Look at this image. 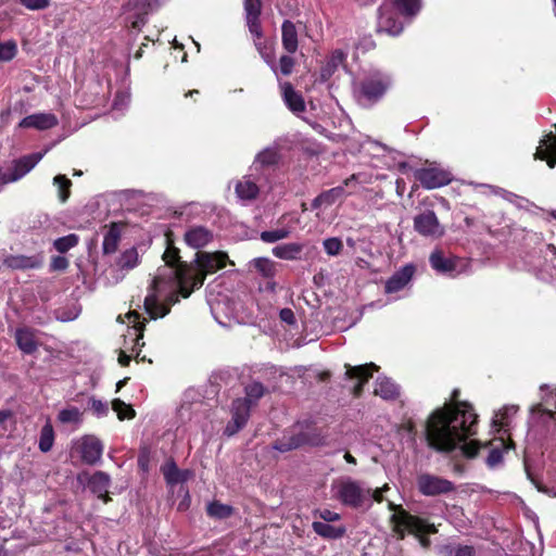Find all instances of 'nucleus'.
<instances>
[{"instance_id":"43","label":"nucleus","mask_w":556,"mask_h":556,"mask_svg":"<svg viewBox=\"0 0 556 556\" xmlns=\"http://www.w3.org/2000/svg\"><path fill=\"white\" fill-rule=\"evenodd\" d=\"M346 59V53L340 49L334 50L325 67V72L331 75L340 65H343Z\"/></svg>"},{"instance_id":"23","label":"nucleus","mask_w":556,"mask_h":556,"mask_svg":"<svg viewBox=\"0 0 556 556\" xmlns=\"http://www.w3.org/2000/svg\"><path fill=\"white\" fill-rule=\"evenodd\" d=\"M534 157L546 161L549 167L556 165V137L553 134L545 136L540 141Z\"/></svg>"},{"instance_id":"4","label":"nucleus","mask_w":556,"mask_h":556,"mask_svg":"<svg viewBox=\"0 0 556 556\" xmlns=\"http://www.w3.org/2000/svg\"><path fill=\"white\" fill-rule=\"evenodd\" d=\"M389 508L394 511L390 517V521L393 523V531L400 540L405 538V530L416 533L437 532L434 525L427 523L424 519L410 515L408 511L403 509L401 505H395L390 502Z\"/></svg>"},{"instance_id":"22","label":"nucleus","mask_w":556,"mask_h":556,"mask_svg":"<svg viewBox=\"0 0 556 556\" xmlns=\"http://www.w3.org/2000/svg\"><path fill=\"white\" fill-rule=\"evenodd\" d=\"M282 99L288 109L294 114H301L306 105L303 96L289 81L281 84Z\"/></svg>"},{"instance_id":"15","label":"nucleus","mask_w":556,"mask_h":556,"mask_svg":"<svg viewBox=\"0 0 556 556\" xmlns=\"http://www.w3.org/2000/svg\"><path fill=\"white\" fill-rule=\"evenodd\" d=\"M84 478L87 479L88 489L96 494L99 498H101L104 503L111 501L109 496V488L111 484L110 476L104 471H96L92 476H88L87 473H83L78 476V480L80 482L84 481Z\"/></svg>"},{"instance_id":"26","label":"nucleus","mask_w":556,"mask_h":556,"mask_svg":"<svg viewBox=\"0 0 556 556\" xmlns=\"http://www.w3.org/2000/svg\"><path fill=\"white\" fill-rule=\"evenodd\" d=\"M312 528L316 534L328 540L341 539L346 533L344 526H331L321 521H314Z\"/></svg>"},{"instance_id":"9","label":"nucleus","mask_w":556,"mask_h":556,"mask_svg":"<svg viewBox=\"0 0 556 556\" xmlns=\"http://www.w3.org/2000/svg\"><path fill=\"white\" fill-rule=\"evenodd\" d=\"M161 281L162 278L159 276L153 279L150 293L144 299L146 312L152 319L166 316L170 311L169 305L176 304L179 301L177 293H170L166 299V304L159 303L156 288Z\"/></svg>"},{"instance_id":"32","label":"nucleus","mask_w":556,"mask_h":556,"mask_svg":"<svg viewBox=\"0 0 556 556\" xmlns=\"http://www.w3.org/2000/svg\"><path fill=\"white\" fill-rule=\"evenodd\" d=\"M304 445V440L302 432L291 433L289 435H283L280 440H278L275 444V448L279 452H288L291 450H295Z\"/></svg>"},{"instance_id":"49","label":"nucleus","mask_w":556,"mask_h":556,"mask_svg":"<svg viewBox=\"0 0 556 556\" xmlns=\"http://www.w3.org/2000/svg\"><path fill=\"white\" fill-rule=\"evenodd\" d=\"M290 231L288 229H276L261 232V239L267 243H274L276 241L288 238Z\"/></svg>"},{"instance_id":"34","label":"nucleus","mask_w":556,"mask_h":556,"mask_svg":"<svg viewBox=\"0 0 556 556\" xmlns=\"http://www.w3.org/2000/svg\"><path fill=\"white\" fill-rule=\"evenodd\" d=\"M280 154L276 147H269L261 151L255 157V164L261 167H270L279 162Z\"/></svg>"},{"instance_id":"30","label":"nucleus","mask_w":556,"mask_h":556,"mask_svg":"<svg viewBox=\"0 0 556 556\" xmlns=\"http://www.w3.org/2000/svg\"><path fill=\"white\" fill-rule=\"evenodd\" d=\"M121 240V229L117 223H112L102 243L103 254H113L117 251Z\"/></svg>"},{"instance_id":"33","label":"nucleus","mask_w":556,"mask_h":556,"mask_svg":"<svg viewBox=\"0 0 556 556\" xmlns=\"http://www.w3.org/2000/svg\"><path fill=\"white\" fill-rule=\"evenodd\" d=\"M394 9H397L404 16H415L421 8V0H390Z\"/></svg>"},{"instance_id":"20","label":"nucleus","mask_w":556,"mask_h":556,"mask_svg":"<svg viewBox=\"0 0 556 556\" xmlns=\"http://www.w3.org/2000/svg\"><path fill=\"white\" fill-rule=\"evenodd\" d=\"M58 125V117L52 113H37L24 117L18 126L22 128H35L47 130Z\"/></svg>"},{"instance_id":"11","label":"nucleus","mask_w":556,"mask_h":556,"mask_svg":"<svg viewBox=\"0 0 556 556\" xmlns=\"http://www.w3.org/2000/svg\"><path fill=\"white\" fill-rule=\"evenodd\" d=\"M414 176L425 189L429 190L444 187L453 179L448 170L434 166L416 169Z\"/></svg>"},{"instance_id":"24","label":"nucleus","mask_w":556,"mask_h":556,"mask_svg":"<svg viewBox=\"0 0 556 556\" xmlns=\"http://www.w3.org/2000/svg\"><path fill=\"white\" fill-rule=\"evenodd\" d=\"M15 341L20 350H22L25 354H33L38 349L36 331L28 327L16 329Z\"/></svg>"},{"instance_id":"53","label":"nucleus","mask_w":556,"mask_h":556,"mask_svg":"<svg viewBox=\"0 0 556 556\" xmlns=\"http://www.w3.org/2000/svg\"><path fill=\"white\" fill-rule=\"evenodd\" d=\"M16 54V45L12 41H8L4 43L0 42V60L1 61H10Z\"/></svg>"},{"instance_id":"42","label":"nucleus","mask_w":556,"mask_h":556,"mask_svg":"<svg viewBox=\"0 0 556 556\" xmlns=\"http://www.w3.org/2000/svg\"><path fill=\"white\" fill-rule=\"evenodd\" d=\"M254 267L265 278H270L275 275V264L266 257H257L253 260Z\"/></svg>"},{"instance_id":"2","label":"nucleus","mask_w":556,"mask_h":556,"mask_svg":"<svg viewBox=\"0 0 556 556\" xmlns=\"http://www.w3.org/2000/svg\"><path fill=\"white\" fill-rule=\"evenodd\" d=\"M228 255L225 252H197L194 265L189 273V289L195 290L203 286L207 275L214 274L226 266Z\"/></svg>"},{"instance_id":"59","label":"nucleus","mask_w":556,"mask_h":556,"mask_svg":"<svg viewBox=\"0 0 556 556\" xmlns=\"http://www.w3.org/2000/svg\"><path fill=\"white\" fill-rule=\"evenodd\" d=\"M280 318L289 325L294 324V314L290 308H283L280 311Z\"/></svg>"},{"instance_id":"40","label":"nucleus","mask_w":556,"mask_h":556,"mask_svg":"<svg viewBox=\"0 0 556 556\" xmlns=\"http://www.w3.org/2000/svg\"><path fill=\"white\" fill-rule=\"evenodd\" d=\"M79 242V237L75 233L58 238L53 241L54 249L60 253H66L71 249L75 248Z\"/></svg>"},{"instance_id":"38","label":"nucleus","mask_w":556,"mask_h":556,"mask_svg":"<svg viewBox=\"0 0 556 556\" xmlns=\"http://www.w3.org/2000/svg\"><path fill=\"white\" fill-rule=\"evenodd\" d=\"M265 387L257 381H253L249 383L244 388L245 397L243 400L248 401L249 404L253 405L265 394Z\"/></svg>"},{"instance_id":"45","label":"nucleus","mask_w":556,"mask_h":556,"mask_svg":"<svg viewBox=\"0 0 556 556\" xmlns=\"http://www.w3.org/2000/svg\"><path fill=\"white\" fill-rule=\"evenodd\" d=\"M112 408L117 413L119 420H124L125 418L131 419L135 417V410L132 407L119 399H115L112 402Z\"/></svg>"},{"instance_id":"58","label":"nucleus","mask_w":556,"mask_h":556,"mask_svg":"<svg viewBox=\"0 0 556 556\" xmlns=\"http://www.w3.org/2000/svg\"><path fill=\"white\" fill-rule=\"evenodd\" d=\"M91 408L98 415H105L108 413V405L100 400H92Z\"/></svg>"},{"instance_id":"47","label":"nucleus","mask_w":556,"mask_h":556,"mask_svg":"<svg viewBox=\"0 0 556 556\" xmlns=\"http://www.w3.org/2000/svg\"><path fill=\"white\" fill-rule=\"evenodd\" d=\"M59 420L63 424H77L81 419V414L77 407H70L62 409L58 416Z\"/></svg>"},{"instance_id":"16","label":"nucleus","mask_w":556,"mask_h":556,"mask_svg":"<svg viewBox=\"0 0 556 556\" xmlns=\"http://www.w3.org/2000/svg\"><path fill=\"white\" fill-rule=\"evenodd\" d=\"M345 368L346 378L357 379L358 381L353 389V394L355 396H359L362 394L363 386L372 377L374 371L378 370V366L374 363L359 366L345 365Z\"/></svg>"},{"instance_id":"19","label":"nucleus","mask_w":556,"mask_h":556,"mask_svg":"<svg viewBox=\"0 0 556 556\" xmlns=\"http://www.w3.org/2000/svg\"><path fill=\"white\" fill-rule=\"evenodd\" d=\"M245 23L252 36H261L262 0H243Z\"/></svg>"},{"instance_id":"56","label":"nucleus","mask_w":556,"mask_h":556,"mask_svg":"<svg viewBox=\"0 0 556 556\" xmlns=\"http://www.w3.org/2000/svg\"><path fill=\"white\" fill-rule=\"evenodd\" d=\"M68 260L64 256H53L50 263L51 270L63 271L68 267Z\"/></svg>"},{"instance_id":"1","label":"nucleus","mask_w":556,"mask_h":556,"mask_svg":"<svg viewBox=\"0 0 556 556\" xmlns=\"http://www.w3.org/2000/svg\"><path fill=\"white\" fill-rule=\"evenodd\" d=\"M478 415L468 402L445 404L435 409L426 425V439L430 447L451 452L468 437L477 433Z\"/></svg>"},{"instance_id":"17","label":"nucleus","mask_w":556,"mask_h":556,"mask_svg":"<svg viewBox=\"0 0 556 556\" xmlns=\"http://www.w3.org/2000/svg\"><path fill=\"white\" fill-rule=\"evenodd\" d=\"M81 459L88 465L97 464L103 453V444L94 435H85L79 443Z\"/></svg>"},{"instance_id":"60","label":"nucleus","mask_w":556,"mask_h":556,"mask_svg":"<svg viewBox=\"0 0 556 556\" xmlns=\"http://www.w3.org/2000/svg\"><path fill=\"white\" fill-rule=\"evenodd\" d=\"M12 417V412L8 409L0 410V429L7 430L5 422Z\"/></svg>"},{"instance_id":"29","label":"nucleus","mask_w":556,"mask_h":556,"mask_svg":"<svg viewBox=\"0 0 556 556\" xmlns=\"http://www.w3.org/2000/svg\"><path fill=\"white\" fill-rule=\"evenodd\" d=\"M429 262L434 270L442 274L452 273L456 268L455 260L445 257L440 250L430 254Z\"/></svg>"},{"instance_id":"39","label":"nucleus","mask_w":556,"mask_h":556,"mask_svg":"<svg viewBox=\"0 0 556 556\" xmlns=\"http://www.w3.org/2000/svg\"><path fill=\"white\" fill-rule=\"evenodd\" d=\"M163 473H164L165 480L169 484H176L179 482H184L187 479V471L179 470L175 463L168 464L163 469Z\"/></svg>"},{"instance_id":"28","label":"nucleus","mask_w":556,"mask_h":556,"mask_svg":"<svg viewBox=\"0 0 556 556\" xmlns=\"http://www.w3.org/2000/svg\"><path fill=\"white\" fill-rule=\"evenodd\" d=\"M236 194L242 201H253L260 193L258 186L248 177H243L236 184Z\"/></svg>"},{"instance_id":"14","label":"nucleus","mask_w":556,"mask_h":556,"mask_svg":"<svg viewBox=\"0 0 556 556\" xmlns=\"http://www.w3.org/2000/svg\"><path fill=\"white\" fill-rule=\"evenodd\" d=\"M251 404L248 401L239 397L233 400L231 405V421L225 428V434L228 437L233 435L241 430L250 418Z\"/></svg>"},{"instance_id":"62","label":"nucleus","mask_w":556,"mask_h":556,"mask_svg":"<svg viewBox=\"0 0 556 556\" xmlns=\"http://www.w3.org/2000/svg\"><path fill=\"white\" fill-rule=\"evenodd\" d=\"M506 414H507L506 412H505V413H503V414H501V415H502V418H501V419L498 418V415H496V416L493 418V420H492V425H493V427H495V428H496V430H497V431H500L503 427H505V426H506V424L503 421V419H504V417H505V415H506Z\"/></svg>"},{"instance_id":"7","label":"nucleus","mask_w":556,"mask_h":556,"mask_svg":"<svg viewBox=\"0 0 556 556\" xmlns=\"http://www.w3.org/2000/svg\"><path fill=\"white\" fill-rule=\"evenodd\" d=\"M480 447L489 448V455L485 463L489 468H495L503 463V454L508 450L509 445L506 444L503 438H495L484 444H481L477 440H472L470 442H465L462 445V451L467 457L472 458L477 456Z\"/></svg>"},{"instance_id":"25","label":"nucleus","mask_w":556,"mask_h":556,"mask_svg":"<svg viewBox=\"0 0 556 556\" xmlns=\"http://www.w3.org/2000/svg\"><path fill=\"white\" fill-rule=\"evenodd\" d=\"M281 41L283 49L293 54L299 48L298 31L295 25L291 21H285L281 26Z\"/></svg>"},{"instance_id":"52","label":"nucleus","mask_w":556,"mask_h":556,"mask_svg":"<svg viewBox=\"0 0 556 556\" xmlns=\"http://www.w3.org/2000/svg\"><path fill=\"white\" fill-rule=\"evenodd\" d=\"M321 199L326 205L333 204L338 199L344 194V188L342 186L329 189L320 193Z\"/></svg>"},{"instance_id":"27","label":"nucleus","mask_w":556,"mask_h":556,"mask_svg":"<svg viewBox=\"0 0 556 556\" xmlns=\"http://www.w3.org/2000/svg\"><path fill=\"white\" fill-rule=\"evenodd\" d=\"M4 265L12 269H30L40 266L41 262L36 256L9 255L3 261Z\"/></svg>"},{"instance_id":"48","label":"nucleus","mask_w":556,"mask_h":556,"mask_svg":"<svg viewBox=\"0 0 556 556\" xmlns=\"http://www.w3.org/2000/svg\"><path fill=\"white\" fill-rule=\"evenodd\" d=\"M301 432L303 435L304 445L318 446L325 443L324 437L315 429L307 428L305 431Z\"/></svg>"},{"instance_id":"51","label":"nucleus","mask_w":556,"mask_h":556,"mask_svg":"<svg viewBox=\"0 0 556 556\" xmlns=\"http://www.w3.org/2000/svg\"><path fill=\"white\" fill-rule=\"evenodd\" d=\"M323 245H324L326 253L330 256L338 255L343 248L342 241L337 237H332V238H328V239L324 240Z\"/></svg>"},{"instance_id":"41","label":"nucleus","mask_w":556,"mask_h":556,"mask_svg":"<svg viewBox=\"0 0 556 556\" xmlns=\"http://www.w3.org/2000/svg\"><path fill=\"white\" fill-rule=\"evenodd\" d=\"M54 441V431L50 424H46L40 432L39 450L43 453L49 452L52 448Z\"/></svg>"},{"instance_id":"54","label":"nucleus","mask_w":556,"mask_h":556,"mask_svg":"<svg viewBox=\"0 0 556 556\" xmlns=\"http://www.w3.org/2000/svg\"><path fill=\"white\" fill-rule=\"evenodd\" d=\"M294 59L290 55H281L279 60V70L280 73L285 76H288L292 73L294 67Z\"/></svg>"},{"instance_id":"44","label":"nucleus","mask_w":556,"mask_h":556,"mask_svg":"<svg viewBox=\"0 0 556 556\" xmlns=\"http://www.w3.org/2000/svg\"><path fill=\"white\" fill-rule=\"evenodd\" d=\"M206 510L211 517H215L218 519L227 518L232 514V508L230 506L224 505L219 502H213L208 504Z\"/></svg>"},{"instance_id":"12","label":"nucleus","mask_w":556,"mask_h":556,"mask_svg":"<svg viewBox=\"0 0 556 556\" xmlns=\"http://www.w3.org/2000/svg\"><path fill=\"white\" fill-rule=\"evenodd\" d=\"M41 157V153H33L15 160L9 173H4L0 167V185H7L21 179L36 166Z\"/></svg>"},{"instance_id":"18","label":"nucleus","mask_w":556,"mask_h":556,"mask_svg":"<svg viewBox=\"0 0 556 556\" xmlns=\"http://www.w3.org/2000/svg\"><path fill=\"white\" fill-rule=\"evenodd\" d=\"M415 274V266L413 264H407L396 270L384 285L386 293H395L400 290L404 289L408 282L412 280Z\"/></svg>"},{"instance_id":"50","label":"nucleus","mask_w":556,"mask_h":556,"mask_svg":"<svg viewBox=\"0 0 556 556\" xmlns=\"http://www.w3.org/2000/svg\"><path fill=\"white\" fill-rule=\"evenodd\" d=\"M444 551H445L446 556H475L476 555L475 548L469 545H457L455 547L445 546Z\"/></svg>"},{"instance_id":"57","label":"nucleus","mask_w":556,"mask_h":556,"mask_svg":"<svg viewBox=\"0 0 556 556\" xmlns=\"http://www.w3.org/2000/svg\"><path fill=\"white\" fill-rule=\"evenodd\" d=\"M316 514H318L319 518L323 519L321 522H332V521H337L341 518V516L336 513V511H332L330 509H323V510H319L317 511Z\"/></svg>"},{"instance_id":"55","label":"nucleus","mask_w":556,"mask_h":556,"mask_svg":"<svg viewBox=\"0 0 556 556\" xmlns=\"http://www.w3.org/2000/svg\"><path fill=\"white\" fill-rule=\"evenodd\" d=\"M28 10L38 11L49 7L50 0H20Z\"/></svg>"},{"instance_id":"13","label":"nucleus","mask_w":556,"mask_h":556,"mask_svg":"<svg viewBox=\"0 0 556 556\" xmlns=\"http://www.w3.org/2000/svg\"><path fill=\"white\" fill-rule=\"evenodd\" d=\"M377 30L391 36H397L403 30V24L397 18L392 3L384 2L379 8Z\"/></svg>"},{"instance_id":"64","label":"nucleus","mask_w":556,"mask_h":556,"mask_svg":"<svg viewBox=\"0 0 556 556\" xmlns=\"http://www.w3.org/2000/svg\"><path fill=\"white\" fill-rule=\"evenodd\" d=\"M324 203V200L321 199V194H319L318 197H316L313 202H312V207L313 208H318L320 207Z\"/></svg>"},{"instance_id":"36","label":"nucleus","mask_w":556,"mask_h":556,"mask_svg":"<svg viewBox=\"0 0 556 556\" xmlns=\"http://www.w3.org/2000/svg\"><path fill=\"white\" fill-rule=\"evenodd\" d=\"M375 393L383 399L390 400L399 395V390L390 380L379 379L376 384Z\"/></svg>"},{"instance_id":"8","label":"nucleus","mask_w":556,"mask_h":556,"mask_svg":"<svg viewBox=\"0 0 556 556\" xmlns=\"http://www.w3.org/2000/svg\"><path fill=\"white\" fill-rule=\"evenodd\" d=\"M414 229L430 239H439L445 233L444 226L432 210H425L414 217Z\"/></svg>"},{"instance_id":"5","label":"nucleus","mask_w":556,"mask_h":556,"mask_svg":"<svg viewBox=\"0 0 556 556\" xmlns=\"http://www.w3.org/2000/svg\"><path fill=\"white\" fill-rule=\"evenodd\" d=\"M391 84L392 80L389 75L379 71L372 72L359 81V97L367 103L374 104L386 94Z\"/></svg>"},{"instance_id":"35","label":"nucleus","mask_w":556,"mask_h":556,"mask_svg":"<svg viewBox=\"0 0 556 556\" xmlns=\"http://www.w3.org/2000/svg\"><path fill=\"white\" fill-rule=\"evenodd\" d=\"M302 251V245L298 243H287L277 245L273 249V253L276 257L282 260H293Z\"/></svg>"},{"instance_id":"3","label":"nucleus","mask_w":556,"mask_h":556,"mask_svg":"<svg viewBox=\"0 0 556 556\" xmlns=\"http://www.w3.org/2000/svg\"><path fill=\"white\" fill-rule=\"evenodd\" d=\"M332 489L334 490L336 498L345 506L356 509L370 505L371 489L364 486L362 482L350 477L336 481Z\"/></svg>"},{"instance_id":"37","label":"nucleus","mask_w":556,"mask_h":556,"mask_svg":"<svg viewBox=\"0 0 556 556\" xmlns=\"http://www.w3.org/2000/svg\"><path fill=\"white\" fill-rule=\"evenodd\" d=\"M139 264V255L136 248H131L122 253L118 257L117 266L121 269H132Z\"/></svg>"},{"instance_id":"10","label":"nucleus","mask_w":556,"mask_h":556,"mask_svg":"<svg viewBox=\"0 0 556 556\" xmlns=\"http://www.w3.org/2000/svg\"><path fill=\"white\" fill-rule=\"evenodd\" d=\"M417 488L425 496H437L455 490L452 481L431 473L418 475Z\"/></svg>"},{"instance_id":"61","label":"nucleus","mask_w":556,"mask_h":556,"mask_svg":"<svg viewBox=\"0 0 556 556\" xmlns=\"http://www.w3.org/2000/svg\"><path fill=\"white\" fill-rule=\"evenodd\" d=\"M388 489L389 486L386 484L382 489L371 490L370 501L374 500L379 503L382 502V492Z\"/></svg>"},{"instance_id":"31","label":"nucleus","mask_w":556,"mask_h":556,"mask_svg":"<svg viewBox=\"0 0 556 556\" xmlns=\"http://www.w3.org/2000/svg\"><path fill=\"white\" fill-rule=\"evenodd\" d=\"M254 37V46L263 60L275 70V54L274 43L269 40H263V30L261 29V36Z\"/></svg>"},{"instance_id":"46","label":"nucleus","mask_w":556,"mask_h":556,"mask_svg":"<svg viewBox=\"0 0 556 556\" xmlns=\"http://www.w3.org/2000/svg\"><path fill=\"white\" fill-rule=\"evenodd\" d=\"M54 184L59 187V197L62 202H65L71 194L72 181L64 175L54 177Z\"/></svg>"},{"instance_id":"21","label":"nucleus","mask_w":556,"mask_h":556,"mask_svg":"<svg viewBox=\"0 0 556 556\" xmlns=\"http://www.w3.org/2000/svg\"><path fill=\"white\" fill-rule=\"evenodd\" d=\"M184 239L189 247L199 250L213 240V232L204 226H193L185 232Z\"/></svg>"},{"instance_id":"6","label":"nucleus","mask_w":556,"mask_h":556,"mask_svg":"<svg viewBox=\"0 0 556 556\" xmlns=\"http://www.w3.org/2000/svg\"><path fill=\"white\" fill-rule=\"evenodd\" d=\"M165 264L173 268L174 277L178 283V292L182 298H189L192 289H189V273L192 270V264L180 261L179 250L175 247H167L163 254Z\"/></svg>"},{"instance_id":"63","label":"nucleus","mask_w":556,"mask_h":556,"mask_svg":"<svg viewBox=\"0 0 556 556\" xmlns=\"http://www.w3.org/2000/svg\"><path fill=\"white\" fill-rule=\"evenodd\" d=\"M118 363L122 366H128L130 363V356L127 355L124 351H121L118 355Z\"/></svg>"}]
</instances>
